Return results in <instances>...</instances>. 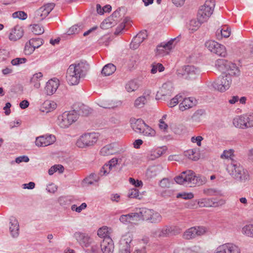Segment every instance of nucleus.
I'll list each match as a JSON object with an SVG mask.
<instances>
[{"instance_id":"obj_31","label":"nucleus","mask_w":253,"mask_h":253,"mask_svg":"<svg viewBox=\"0 0 253 253\" xmlns=\"http://www.w3.org/2000/svg\"><path fill=\"white\" fill-rule=\"evenodd\" d=\"M43 75L41 72L36 73L32 75L30 80V84L35 88H39L41 86V81L42 79Z\"/></svg>"},{"instance_id":"obj_51","label":"nucleus","mask_w":253,"mask_h":253,"mask_svg":"<svg viewBox=\"0 0 253 253\" xmlns=\"http://www.w3.org/2000/svg\"><path fill=\"white\" fill-rule=\"evenodd\" d=\"M205 192L210 196H222L223 195L222 192L217 189L210 188L205 191Z\"/></svg>"},{"instance_id":"obj_6","label":"nucleus","mask_w":253,"mask_h":253,"mask_svg":"<svg viewBox=\"0 0 253 253\" xmlns=\"http://www.w3.org/2000/svg\"><path fill=\"white\" fill-rule=\"evenodd\" d=\"M139 217L148 222L157 224L162 220V216L158 212L153 210L142 208L139 210Z\"/></svg>"},{"instance_id":"obj_22","label":"nucleus","mask_w":253,"mask_h":253,"mask_svg":"<svg viewBox=\"0 0 253 253\" xmlns=\"http://www.w3.org/2000/svg\"><path fill=\"white\" fill-rule=\"evenodd\" d=\"M121 9L119 8L113 12L112 15L109 17L107 19L105 20L101 24V26L103 27L105 24H109L108 26H106V28H108L109 26H111L112 25L115 24L117 21L119 20V18L122 16L123 14L121 13Z\"/></svg>"},{"instance_id":"obj_24","label":"nucleus","mask_w":253,"mask_h":253,"mask_svg":"<svg viewBox=\"0 0 253 253\" xmlns=\"http://www.w3.org/2000/svg\"><path fill=\"white\" fill-rule=\"evenodd\" d=\"M100 246L103 253H113L114 245L111 238L108 237L104 239Z\"/></svg>"},{"instance_id":"obj_44","label":"nucleus","mask_w":253,"mask_h":253,"mask_svg":"<svg viewBox=\"0 0 253 253\" xmlns=\"http://www.w3.org/2000/svg\"><path fill=\"white\" fill-rule=\"evenodd\" d=\"M125 87L127 92H131L137 90L139 87V85L136 81L131 80L126 84Z\"/></svg>"},{"instance_id":"obj_26","label":"nucleus","mask_w":253,"mask_h":253,"mask_svg":"<svg viewBox=\"0 0 253 253\" xmlns=\"http://www.w3.org/2000/svg\"><path fill=\"white\" fill-rule=\"evenodd\" d=\"M172 230V227L165 226L162 228H159L153 231L152 233L155 237H165L169 236Z\"/></svg>"},{"instance_id":"obj_46","label":"nucleus","mask_w":253,"mask_h":253,"mask_svg":"<svg viewBox=\"0 0 253 253\" xmlns=\"http://www.w3.org/2000/svg\"><path fill=\"white\" fill-rule=\"evenodd\" d=\"M164 69L165 67L162 64L154 63L151 65V73L154 74H156L157 71L160 72H163L164 71Z\"/></svg>"},{"instance_id":"obj_29","label":"nucleus","mask_w":253,"mask_h":253,"mask_svg":"<svg viewBox=\"0 0 253 253\" xmlns=\"http://www.w3.org/2000/svg\"><path fill=\"white\" fill-rule=\"evenodd\" d=\"M196 100L194 98L188 97L185 98L181 102L179 105V109L184 111L187 109L193 107L196 105Z\"/></svg>"},{"instance_id":"obj_23","label":"nucleus","mask_w":253,"mask_h":253,"mask_svg":"<svg viewBox=\"0 0 253 253\" xmlns=\"http://www.w3.org/2000/svg\"><path fill=\"white\" fill-rule=\"evenodd\" d=\"M24 34V30L20 25H16L12 28L9 35V39L11 41H16L21 39Z\"/></svg>"},{"instance_id":"obj_34","label":"nucleus","mask_w":253,"mask_h":253,"mask_svg":"<svg viewBox=\"0 0 253 253\" xmlns=\"http://www.w3.org/2000/svg\"><path fill=\"white\" fill-rule=\"evenodd\" d=\"M117 152L118 150L115 148L114 144H109L102 148L100 151V153L102 156H107L113 155Z\"/></svg>"},{"instance_id":"obj_27","label":"nucleus","mask_w":253,"mask_h":253,"mask_svg":"<svg viewBox=\"0 0 253 253\" xmlns=\"http://www.w3.org/2000/svg\"><path fill=\"white\" fill-rule=\"evenodd\" d=\"M167 147L166 146L154 148L150 151L148 158L151 160H155L165 153Z\"/></svg>"},{"instance_id":"obj_17","label":"nucleus","mask_w":253,"mask_h":253,"mask_svg":"<svg viewBox=\"0 0 253 253\" xmlns=\"http://www.w3.org/2000/svg\"><path fill=\"white\" fill-rule=\"evenodd\" d=\"M225 203V201L223 199L216 201L215 199L203 198L200 199L198 204L200 207H217L222 206Z\"/></svg>"},{"instance_id":"obj_13","label":"nucleus","mask_w":253,"mask_h":253,"mask_svg":"<svg viewBox=\"0 0 253 253\" xmlns=\"http://www.w3.org/2000/svg\"><path fill=\"white\" fill-rule=\"evenodd\" d=\"M56 140V138L54 135L46 134L37 137L35 144L38 147H43L53 144Z\"/></svg>"},{"instance_id":"obj_11","label":"nucleus","mask_w":253,"mask_h":253,"mask_svg":"<svg viewBox=\"0 0 253 253\" xmlns=\"http://www.w3.org/2000/svg\"><path fill=\"white\" fill-rule=\"evenodd\" d=\"M53 3H47L41 7L34 13V19L35 21L39 22L43 20L54 7Z\"/></svg>"},{"instance_id":"obj_32","label":"nucleus","mask_w":253,"mask_h":253,"mask_svg":"<svg viewBox=\"0 0 253 253\" xmlns=\"http://www.w3.org/2000/svg\"><path fill=\"white\" fill-rule=\"evenodd\" d=\"M57 107L56 103L51 100L45 101L40 107V111L48 113L54 110Z\"/></svg>"},{"instance_id":"obj_8","label":"nucleus","mask_w":253,"mask_h":253,"mask_svg":"<svg viewBox=\"0 0 253 253\" xmlns=\"http://www.w3.org/2000/svg\"><path fill=\"white\" fill-rule=\"evenodd\" d=\"M232 83L231 77L228 75L219 77L212 84V86L216 90L224 92L228 89Z\"/></svg>"},{"instance_id":"obj_14","label":"nucleus","mask_w":253,"mask_h":253,"mask_svg":"<svg viewBox=\"0 0 253 253\" xmlns=\"http://www.w3.org/2000/svg\"><path fill=\"white\" fill-rule=\"evenodd\" d=\"M206 232V229L204 227H192L186 230L183 234V237L186 240L196 238L197 236L204 235Z\"/></svg>"},{"instance_id":"obj_37","label":"nucleus","mask_w":253,"mask_h":253,"mask_svg":"<svg viewBox=\"0 0 253 253\" xmlns=\"http://www.w3.org/2000/svg\"><path fill=\"white\" fill-rule=\"evenodd\" d=\"M229 65L226 70L228 72V74L230 77L234 76L238 77L240 75V71L238 67L234 63L230 62Z\"/></svg>"},{"instance_id":"obj_16","label":"nucleus","mask_w":253,"mask_h":253,"mask_svg":"<svg viewBox=\"0 0 253 253\" xmlns=\"http://www.w3.org/2000/svg\"><path fill=\"white\" fill-rule=\"evenodd\" d=\"M214 253H240V249L235 244L226 243L218 246Z\"/></svg>"},{"instance_id":"obj_43","label":"nucleus","mask_w":253,"mask_h":253,"mask_svg":"<svg viewBox=\"0 0 253 253\" xmlns=\"http://www.w3.org/2000/svg\"><path fill=\"white\" fill-rule=\"evenodd\" d=\"M184 155L188 159L197 161L200 158V155L198 153H197L195 149H190L184 152Z\"/></svg>"},{"instance_id":"obj_41","label":"nucleus","mask_w":253,"mask_h":253,"mask_svg":"<svg viewBox=\"0 0 253 253\" xmlns=\"http://www.w3.org/2000/svg\"><path fill=\"white\" fill-rule=\"evenodd\" d=\"M116 70V66L112 63H109L104 66L102 70L101 73L105 76H108L113 74Z\"/></svg>"},{"instance_id":"obj_9","label":"nucleus","mask_w":253,"mask_h":253,"mask_svg":"<svg viewBox=\"0 0 253 253\" xmlns=\"http://www.w3.org/2000/svg\"><path fill=\"white\" fill-rule=\"evenodd\" d=\"M199 73V70L198 68L191 65L184 66L181 69L177 71V74L179 77L188 80L195 79Z\"/></svg>"},{"instance_id":"obj_58","label":"nucleus","mask_w":253,"mask_h":253,"mask_svg":"<svg viewBox=\"0 0 253 253\" xmlns=\"http://www.w3.org/2000/svg\"><path fill=\"white\" fill-rule=\"evenodd\" d=\"M12 17L14 18H19L21 20H25L27 17V14L22 11H16L12 14Z\"/></svg>"},{"instance_id":"obj_55","label":"nucleus","mask_w":253,"mask_h":253,"mask_svg":"<svg viewBox=\"0 0 253 253\" xmlns=\"http://www.w3.org/2000/svg\"><path fill=\"white\" fill-rule=\"evenodd\" d=\"M181 99L182 96L181 95H176L174 97L170 100L168 103V106L171 108L175 106Z\"/></svg>"},{"instance_id":"obj_38","label":"nucleus","mask_w":253,"mask_h":253,"mask_svg":"<svg viewBox=\"0 0 253 253\" xmlns=\"http://www.w3.org/2000/svg\"><path fill=\"white\" fill-rule=\"evenodd\" d=\"M241 233L245 236L253 239V223H248L242 227Z\"/></svg>"},{"instance_id":"obj_42","label":"nucleus","mask_w":253,"mask_h":253,"mask_svg":"<svg viewBox=\"0 0 253 253\" xmlns=\"http://www.w3.org/2000/svg\"><path fill=\"white\" fill-rule=\"evenodd\" d=\"M140 134L146 137H151L156 135V131L148 125H146Z\"/></svg>"},{"instance_id":"obj_54","label":"nucleus","mask_w":253,"mask_h":253,"mask_svg":"<svg viewBox=\"0 0 253 253\" xmlns=\"http://www.w3.org/2000/svg\"><path fill=\"white\" fill-rule=\"evenodd\" d=\"M146 102V98L144 96H142L139 97L135 100L134 105L137 108H141L144 106Z\"/></svg>"},{"instance_id":"obj_21","label":"nucleus","mask_w":253,"mask_h":253,"mask_svg":"<svg viewBox=\"0 0 253 253\" xmlns=\"http://www.w3.org/2000/svg\"><path fill=\"white\" fill-rule=\"evenodd\" d=\"M147 37L146 31H141L132 40L130 47L131 48L135 49L138 47L140 44Z\"/></svg>"},{"instance_id":"obj_63","label":"nucleus","mask_w":253,"mask_h":253,"mask_svg":"<svg viewBox=\"0 0 253 253\" xmlns=\"http://www.w3.org/2000/svg\"><path fill=\"white\" fill-rule=\"evenodd\" d=\"M139 196V191L136 188H132L129 190L128 197L130 198H136Z\"/></svg>"},{"instance_id":"obj_60","label":"nucleus","mask_w":253,"mask_h":253,"mask_svg":"<svg viewBox=\"0 0 253 253\" xmlns=\"http://www.w3.org/2000/svg\"><path fill=\"white\" fill-rule=\"evenodd\" d=\"M177 198H181L183 199L189 200L191 199L194 197V195L192 193H178L176 195Z\"/></svg>"},{"instance_id":"obj_52","label":"nucleus","mask_w":253,"mask_h":253,"mask_svg":"<svg viewBox=\"0 0 253 253\" xmlns=\"http://www.w3.org/2000/svg\"><path fill=\"white\" fill-rule=\"evenodd\" d=\"M31 30L35 35H41L44 32L43 28L39 24H34L32 26Z\"/></svg>"},{"instance_id":"obj_2","label":"nucleus","mask_w":253,"mask_h":253,"mask_svg":"<svg viewBox=\"0 0 253 253\" xmlns=\"http://www.w3.org/2000/svg\"><path fill=\"white\" fill-rule=\"evenodd\" d=\"M174 180L178 184L190 187L200 186L207 182L205 177L196 176L195 173L190 170L182 172L179 175L175 177Z\"/></svg>"},{"instance_id":"obj_50","label":"nucleus","mask_w":253,"mask_h":253,"mask_svg":"<svg viewBox=\"0 0 253 253\" xmlns=\"http://www.w3.org/2000/svg\"><path fill=\"white\" fill-rule=\"evenodd\" d=\"M29 41V44H31L35 49L40 47L43 43L42 40L40 38L32 39Z\"/></svg>"},{"instance_id":"obj_36","label":"nucleus","mask_w":253,"mask_h":253,"mask_svg":"<svg viewBox=\"0 0 253 253\" xmlns=\"http://www.w3.org/2000/svg\"><path fill=\"white\" fill-rule=\"evenodd\" d=\"M98 104L99 106L104 108H113L121 106L122 102L121 101L113 102L109 100H102L99 101Z\"/></svg>"},{"instance_id":"obj_40","label":"nucleus","mask_w":253,"mask_h":253,"mask_svg":"<svg viewBox=\"0 0 253 253\" xmlns=\"http://www.w3.org/2000/svg\"><path fill=\"white\" fill-rule=\"evenodd\" d=\"M100 180V176L95 173H91L88 176L85 178L84 182L87 185H94Z\"/></svg>"},{"instance_id":"obj_57","label":"nucleus","mask_w":253,"mask_h":253,"mask_svg":"<svg viewBox=\"0 0 253 253\" xmlns=\"http://www.w3.org/2000/svg\"><path fill=\"white\" fill-rule=\"evenodd\" d=\"M87 205L85 203H82L80 206L77 207L76 205H73L71 207V209L73 211H75L78 213L81 212L83 210L86 209Z\"/></svg>"},{"instance_id":"obj_49","label":"nucleus","mask_w":253,"mask_h":253,"mask_svg":"<svg viewBox=\"0 0 253 253\" xmlns=\"http://www.w3.org/2000/svg\"><path fill=\"white\" fill-rule=\"evenodd\" d=\"M234 150L233 149L225 150L223 151L221 155L222 159H230L231 161H234L233 157H234Z\"/></svg>"},{"instance_id":"obj_4","label":"nucleus","mask_w":253,"mask_h":253,"mask_svg":"<svg viewBox=\"0 0 253 253\" xmlns=\"http://www.w3.org/2000/svg\"><path fill=\"white\" fill-rule=\"evenodd\" d=\"M78 118L79 114L76 111H66L58 117L56 124L62 128H66L77 121Z\"/></svg>"},{"instance_id":"obj_25","label":"nucleus","mask_w":253,"mask_h":253,"mask_svg":"<svg viewBox=\"0 0 253 253\" xmlns=\"http://www.w3.org/2000/svg\"><path fill=\"white\" fill-rule=\"evenodd\" d=\"M130 123L132 129L136 133L140 134L146 125L145 122L140 119H136L135 118H131L130 120Z\"/></svg>"},{"instance_id":"obj_39","label":"nucleus","mask_w":253,"mask_h":253,"mask_svg":"<svg viewBox=\"0 0 253 253\" xmlns=\"http://www.w3.org/2000/svg\"><path fill=\"white\" fill-rule=\"evenodd\" d=\"M230 62L223 59H219L216 60L215 66L219 71L223 72L226 71Z\"/></svg>"},{"instance_id":"obj_45","label":"nucleus","mask_w":253,"mask_h":253,"mask_svg":"<svg viewBox=\"0 0 253 253\" xmlns=\"http://www.w3.org/2000/svg\"><path fill=\"white\" fill-rule=\"evenodd\" d=\"M84 26L82 24H78L70 27L67 31L68 35H72L79 33L83 28Z\"/></svg>"},{"instance_id":"obj_3","label":"nucleus","mask_w":253,"mask_h":253,"mask_svg":"<svg viewBox=\"0 0 253 253\" xmlns=\"http://www.w3.org/2000/svg\"><path fill=\"white\" fill-rule=\"evenodd\" d=\"M226 171L233 179L240 182H245L250 179L248 171L236 161L227 165Z\"/></svg>"},{"instance_id":"obj_56","label":"nucleus","mask_w":253,"mask_h":253,"mask_svg":"<svg viewBox=\"0 0 253 253\" xmlns=\"http://www.w3.org/2000/svg\"><path fill=\"white\" fill-rule=\"evenodd\" d=\"M108 234V228L107 227L100 228L97 231V235L100 237L104 238V239L109 237Z\"/></svg>"},{"instance_id":"obj_18","label":"nucleus","mask_w":253,"mask_h":253,"mask_svg":"<svg viewBox=\"0 0 253 253\" xmlns=\"http://www.w3.org/2000/svg\"><path fill=\"white\" fill-rule=\"evenodd\" d=\"M174 91L173 83L168 81L163 84L161 87L157 92V96H170Z\"/></svg>"},{"instance_id":"obj_59","label":"nucleus","mask_w":253,"mask_h":253,"mask_svg":"<svg viewBox=\"0 0 253 253\" xmlns=\"http://www.w3.org/2000/svg\"><path fill=\"white\" fill-rule=\"evenodd\" d=\"M30 43V41L27 42L25 45L24 53L26 55L31 54L35 50L34 48L32 46L31 44Z\"/></svg>"},{"instance_id":"obj_48","label":"nucleus","mask_w":253,"mask_h":253,"mask_svg":"<svg viewBox=\"0 0 253 253\" xmlns=\"http://www.w3.org/2000/svg\"><path fill=\"white\" fill-rule=\"evenodd\" d=\"M167 118V115L165 114L163 116L162 118L159 120V126L161 130L164 131H167L168 128V125L166 123V120Z\"/></svg>"},{"instance_id":"obj_47","label":"nucleus","mask_w":253,"mask_h":253,"mask_svg":"<svg viewBox=\"0 0 253 253\" xmlns=\"http://www.w3.org/2000/svg\"><path fill=\"white\" fill-rule=\"evenodd\" d=\"M204 23L203 22H201L199 20L197 19H192L190 20L189 22V28L191 31H196L201 26L202 24Z\"/></svg>"},{"instance_id":"obj_20","label":"nucleus","mask_w":253,"mask_h":253,"mask_svg":"<svg viewBox=\"0 0 253 253\" xmlns=\"http://www.w3.org/2000/svg\"><path fill=\"white\" fill-rule=\"evenodd\" d=\"M9 232L13 238H17L19 236V225L17 219L14 217H11L10 218Z\"/></svg>"},{"instance_id":"obj_30","label":"nucleus","mask_w":253,"mask_h":253,"mask_svg":"<svg viewBox=\"0 0 253 253\" xmlns=\"http://www.w3.org/2000/svg\"><path fill=\"white\" fill-rule=\"evenodd\" d=\"M163 167L161 165L152 166L149 167L146 172L148 178H152L158 175L162 171Z\"/></svg>"},{"instance_id":"obj_12","label":"nucleus","mask_w":253,"mask_h":253,"mask_svg":"<svg viewBox=\"0 0 253 253\" xmlns=\"http://www.w3.org/2000/svg\"><path fill=\"white\" fill-rule=\"evenodd\" d=\"M74 237L83 248H88L93 243V239L86 233L76 232L74 234Z\"/></svg>"},{"instance_id":"obj_15","label":"nucleus","mask_w":253,"mask_h":253,"mask_svg":"<svg viewBox=\"0 0 253 253\" xmlns=\"http://www.w3.org/2000/svg\"><path fill=\"white\" fill-rule=\"evenodd\" d=\"M132 241V235L127 233L122 236L120 241V253H130V243Z\"/></svg>"},{"instance_id":"obj_1","label":"nucleus","mask_w":253,"mask_h":253,"mask_svg":"<svg viewBox=\"0 0 253 253\" xmlns=\"http://www.w3.org/2000/svg\"><path fill=\"white\" fill-rule=\"evenodd\" d=\"M89 68V66L85 61L70 65L66 73L68 84L72 85L78 84L80 80L85 76Z\"/></svg>"},{"instance_id":"obj_35","label":"nucleus","mask_w":253,"mask_h":253,"mask_svg":"<svg viewBox=\"0 0 253 253\" xmlns=\"http://www.w3.org/2000/svg\"><path fill=\"white\" fill-rule=\"evenodd\" d=\"M233 124L237 128L246 129L245 115L236 116L233 119Z\"/></svg>"},{"instance_id":"obj_28","label":"nucleus","mask_w":253,"mask_h":253,"mask_svg":"<svg viewBox=\"0 0 253 253\" xmlns=\"http://www.w3.org/2000/svg\"><path fill=\"white\" fill-rule=\"evenodd\" d=\"M175 40V39H173L170 40L167 43H161L157 46V51L159 54H163L165 52L168 53V51L170 50L173 47V43Z\"/></svg>"},{"instance_id":"obj_10","label":"nucleus","mask_w":253,"mask_h":253,"mask_svg":"<svg viewBox=\"0 0 253 253\" xmlns=\"http://www.w3.org/2000/svg\"><path fill=\"white\" fill-rule=\"evenodd\" d=\"M205 46L211 52L219 56L225 57L227 54L225 47L214 41L206 42Z\"/></svg>"},{"instance_id":"obj_53","label":"nucleus","mask_w":253,"mask_h":253,"mask_svg":"<svg viewBox=\"0 0 253 253\" xmlns=\"http://www.w3.org/2000/svg\"><path fill=\"white\" fill-rule=\"evenodd\" d=\"M246 125V128H249L253 126V113L248 114L245 115Z\"/></svg>"},{"instance_id":"obj_61","label":"nucleus","mask_w":253,"mask_h":253,"mask_svg":"<svg viewBox=\"0 0 253 253\" xmlns=\"http://www.w3.org/2000/svg\"><path fill=\"white\" fill-rule=\"evenodd\" d=\"M27 61L25 58H16L11 61V63L13 66H17L25 63Z\"/></svg>"},{"instance_id":"obj_5","label":"nucleus","mask_w":253,"mask_h":253,"mask_svg":"<svg viewBox=\"0 0 253 253\" xmlns=\"http://www.w3.org/2000/svg\"><path fill=\"white\" fill-rule=\"evenodd\" d=\"M214 6V0H207L205 4L202 5L198 10L197 19L201 22H206L212 14Z\"/></svg>"},{"instance_id":"obj_19","label":"nucleus","mask_w":253,"mask_h":253,"mask_svg":"<svg viewBox=\"0 0 253 253\" xmlns=\"http://www.w3.org/2000/svg\"><path fill=\"white\" fill-rule=\"evenodd\" d=\"M59 85V81L56 78L49 80L46 84L44 88L45 93L51 95L54 93Z\"/></svg>"},{"instance_id":"obj_33","label":"nucleus","mask_w":253,"mask_h":253,"mask_svg":"<svg viewBox=\"0 0 253 253\" xmlns=\"http://www.w3.org/2000/svg\"><path fill=\"white\" fill-rule=\"evenodd\" d=\"M134 218H139V211L122 215L120 217V221L124 224H127L134 221Z\"/></svg>"},{"instance_id":"obj_62","label":"nucleus","mask_w":253,"mask_h":253,"mask_svg":"<svg viewBox=\"0 0 253 253\" xmlns=\"http://www.w3.org/2000/svg\"><path fill=\"white\" fill-rule=\"evenodd\" d=\"M128 21H129V18L128 17H125L124 19L123 22L117 27L115 33L117 34L120 33L125 28V24L127 23Z\"/></svg>"},{"instance_id":"obj_7","label":"nucleus","mask_w":253,"mask_h":253,"mask_svg":"<svg viewBox=\"0 0 253 253\" xmlns=\"http://www.w3.org/2000/svg\"><path fill=\"white\" fill-rule=\"evenodd\" d=\"M98 133L95 132L86 133L81 135L77 140L76 145L79 148L93 146L97 141Z\"/></svg>"},{"instance_id":"obj_64","label":"nucleus","mask_w":253,"mask_h":253,"mask_svg":"<svg viewBox=\"0 0 253 253\" xmlns=\"http://www.w3.org/2000/svg\"><path fill=\"white\" fill-rule=\"evenodd\" d=\"M90 249H87L85 251L87 253H96L99 248V245L95 244L94 242L92 245L90 246Z\"/></svg>"}]
</instances>
